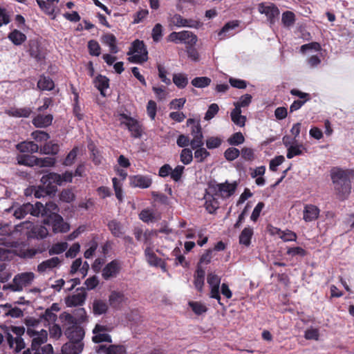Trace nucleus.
I'll use <instances>...</instances> for the list:
<instances>
[{"label":"nucleus","instance_id":"a211bd4d","mask_svg":"<svg viewBox=\"0 0 354 354\" xmlns=\"http://www.w3.org/2000/svg\"><path fill=\"white\" fill-rule=\"evenodd\" d=\"M84 347L82 342H68L62 347V352L64 354H80Z\"/></svg>","mask_w":354,"mask_h":354},{"label":"nucleus","instance_id":"bb28decb","mask_svg":"<svg viewBox=\"0 0 354 354\" xmlns=\"http://www.w3.org/2000/svg\"><path fill=\"white\" fill-rule=\"evenodd\" d=\"M180 41L188 46H194L197 42V37L190 31L183 30L180 32Z\"/></svg>","mask_w":354,"mask_h":354},{"label":"nucleus","instance_id":"2eb2a0df","mask_svg":"<svg viewBox=\"0 0 354 354\" xmlns=\"http://www.w3.org/2000/svg\"><path fill=\"white\" fill-rule=\"evenodd\" d=\"M95 349L100 354H124L126 353L125 347L122 345L113 344L106 346L102 344L96 346Z\"/></svg>","mask_w":354,"mask_h":354},{"label":"nucleus","instance_id":"c03bdc74","mask_svg":"<svg viewBox=\"0 0 354 354\" xmlns=\"http://www.w3.org/2000/svg\"><path fill=\"white\" fill-rule=\"evenodd\" d=\"M68 248V243L66 242L57 243L54 244L49 250L50 255L59 254L64 252Z\"/></svg>","mask_w":354,"mask_h":354},{"label":"nucleus","instance_id":"f704fd0d","mask_svg":"<svg viewBox=\"0 0 354 354\" xmlns=\"http://www.w3.org/2000/svg\"><path fill=\"white\" fill-rule=\"evenodd\" d=\"M205 270L198 267L194 274V285L198 291H201L204 285Z\"/></svg>","mask_w":354,"mask_h":354},{"label":"nucleus","instance_id":"0e129e2a","mask_svg":"<svg viewBox=\"0 0 354 354\" xmlns=\"http://www.w3.org/2000/svg\"><path fill=\"white\" fill-rule=\"evenodd\" d=\"M222 140L218 137H210L206 140V146L208 149L218 148L221 145Z\"/></svg>","mask_w":354,"mask_h":354},{"label":"nucleus","instance_id":"6ab92c4d","mask_svg":"<svg viewBox=\"0 0 354 354\" xmlns=\"http://www.w3.org/2000/svg\"><path fill=\"white\" fill-rule=\"evenodd\" d=\"M319 214V209L313 205H306L304 209L303 218L306 222H311L316 220Z\"/></svg>","mask_w":354,"mask_h":354},{"label":"nucleus","instance_id":"7c9ffc66","mask_svg":"<svg viewBox=\"0 0 354 354\" xmlns=\"http://www.w3.org/2000/svg\"><path fill=\"white\" fill-rule=\"evenodd\" d=\"M37 87L42 91H51L54 88L55 84L50 77L41 76L37 82Z\"/></svg>","mask_w":354,"mask_h":354},{"label":"nucleus","instance_id":"4be33fe9","mask_svg":"<svg viewBox=\"0 0 354 354\" xmlns=\"http://www.w3.org/2000/svg\"><path fill=\"white\" fill-rule=\"evenodd\" d=\"M109 80L107 77L101 75H97L94 80L95 86L100 91L103 97L106 95V90L109 86Z\"/></svg>","mask_w":354,"mask_h":354},{"label":"nucleus","instance_id":"37998d69","mask_svg":"<svg viewBox=\"0 0 354 354\" xmlns=\"http://www.w3.org/2000/svg\"><path fill=\"white\" fill-rule=\"evenodd\" d=\"M211 83V79L207 77H198L192 80V84L197 88H205Z\"/></svg>","mask_w":354,"mask_h":354},{"label":"nucleus","instance_id":"338daca9","mask_svg":"<svg viewBox=\"0 0 354 354\" xmlns=\"http://www.w3.org/2000/svg\"><path fill=\"white\" fill-rule=\"evenodd\" d=\"M170 22L177 27H184L186 25V19H184L178 14H175L171 17Z\"/></svg>","mask_w":354,"mask_h":354},{"label":"nucleus","instance_id":"a19ab883","mask_svg":"<svg viewBox=\"0 0 354 354\" xmlns=\"http://www.w3.org/2000/svg\"><path fill=\"white\" fill-rule=\"evenodd\" d=\"M145 254L147 260L150 265L158 266L160 264V263H162V260L156 257L151 248H146Z\"/></svg>","mask_w":354,"mask_h":354},{"label":"nucleus","instance_id":"4d7b16f0","mask_svg":"<svg viewBox=\"0 0 354 354\" xmlns=\"http://www.w3.org/2000/svg\"><path fill=\"white\" fill-rule=\"evenodd\" d=\"M245 140L244 136L242 133L237 132L234 133L229 139L228 142L231 145H239L243 143Z\"/></svg>","mask_w":354,"mask_h":354},{"label":"nucleus","instance_id":"72a5a7b5","mask_svg":"<svg viewBox=\"0 0 354 354\" xmlns=\"http://www.w3.org/2000/svg\"><path fill=\"white\" fill-rule=\"evenodd\" d=\"M36 1L39 7L40 8V9L44 12H45L46 15H48L49 16H53V19H55V17L54 15V12H55V5H52L47 1H46L44 0H36Z\"/></svg>","mask_w":354,"mask_h":354},{"label":"nucleus","instance_id":"09e8293b","mask_svg":"<svg viewBox=\"0 0 354 354\" xmlns=\"http://www.w3.org/2000/svg\"><path fill=\"white\" fill-rule=\"evenodd\" d=\"M93 337L92 338L93 341L95 343H101V342H111V337L107 333V332H102V333H93Z\"/></svg>","mask_w":354,"mask_h":354},{"label":"nucleus","instance_id":"9d476101","mask_svg":"<svg viewBox=\"0 0 354 354\" xmlns=\"http://www.w3.org/2000/svg\"><path fill=\"white\" fill-rule=\"evenodd\" d=\"M86 298V292L84 288H77L76 292L66 298V304L68 307L82 306Z\"/></svg>","mask_w":354,"mask_h":354},{"label":"nucleus","instance_id":"69168bd1","mask_svg":"<svg viewBox=\"0 0 354 354\" xmlns=\"http://www.w3.org/2000/svg\"><path fill=\"white\" fill-rule=\"evenodd\" d=\"M59 198L63 202L70 203L75 199V195L71 190L64 189L61 192Z\"/></svg>","mask_w":354,"mask_h":354},{"label":"nucleus","instance_id":"6e6552de","mask_svg":"<svg viewBox=\"0 0 354 354\" xmlns=\"http://www.w3.org/2000/svg\"><path fill=\"white\" fill-rule=\"evenodd\" d=\"M19 227L30 230L37 239H44L46 237L48 234V230L46 227L42 225H35L30 221H25L16 225L17 230L19 231Z\"/></svg>","mask_w":354,"mask_h":354},{"label":"nucleus","instance_id":"bf43d9fd","mask_svg":"<svg viewBox=\"0 0 354 354\" xmlns=\"http://www.w3.org/2000/svg\"><path fill=\"white\" fill-rule=\"evenodd\" d=\"M77 152H78V147H74L67 155L66 158L64 160L63 164L66 166L71 165L74 162V161L77 157Z\"/></svg>","mask_w":354,"mask_h":354},{"label":"nucleus","instance_id":"2f4dec72","mask_svg":"<svg viewBox=\"0 0 354 354\" xmlns=\"http://www.w3.org/2000/svg\"><path fill=\"white\" fill-rule=\"evenodd\" d=\"M44 185H43V186L34 188V195L35 198H40L45 197L50 195L51 193L55 192L56 190L55 186L49 187L46 186V187H44Z\"/></svg>","mask_w":354,"mask_h":354},{"label":"nucleus","instance_id":"58836bf2","mask_svg":"<svg viewBox=\"0 0 354 354\" xmlns=\"http://www.w3.org/2000/svg\"><path fill=\"white\" fill-rule=\"evenodd\" d=\"M59 150V146L58 145V144L53 142H46L41 149L40 153L44 154L55 155L58 153Z\"/></svg>","mask_w":354,"mask_h":354},{"label":"nucleus","instance_id":"79ce46f5","mask_svg":"<svg viewBox=\"0 0 354 354\" xmlns=\"http://www.w3.org/2000/svg\"><path fill=\"white\" fill-rule=\"evenodd\" d=\"M173 82L180 88H185L188 84V79L185 74L177 73L173 76Z\"/></svg>","mask_w":354,"mask_h":354},{"label":"nucleus","instance_id":"a878e982","mask_svg":"<svg viewBox=\"0 0 354 354\" xmlns=\"http://www.w3.org/2000/svg\"><path fill=\"white\" fill-rule=\"evenodd\" d=\"M39 215L42 216H50L53 214H57L58 207L53 202L46 203L45 206L42 204V207L39 208Z\"/></svg>","mask_w":354,"mask_h":354},{"label":"nucleus","instance_id":"ea45409f","mask_svg":"<svg viewBox=\"0 0 354 354\" xmlns=\"http://www.w3.org/2000/svg\"><path fill=\"white\" fill-rule=\"evenodd\" d=\"M187 125L188 127L191 126L192 127L191 135L192 137L199 136V134H203L202 129L198 121L189 118L187 120Z\"/></svg>","mask_w":354,"mask_h":354},{"label":"nucleus","instance_id":"1a4fd4ad","mask_svg":"<svg viewBox=\"0 0 354 354\" xmlns=\"http://www.w3.org/2000/svg\"><path fill=\"white\" fill-rule=\"evenodd\" d=\"M259 12L264 14L270 24H273L276 18L279 17V10L274 4L270 3H261L258 7Z\"/></svg>","mask_w":354,"mask_h":354},{"label":"nucleus","instance_id":"5fc2aeb1","mask_svg":"<svg viewBox=\"0 0 354 354\" xmlns=\"http://www.w3.org/2000/svg\"><path fill=\"white\" fill-rule=\"evenodd\" d=\"M252 100V95L250 94H245L240 97L239 102H234L235 108L241 109V107H245L248 106Z\"/></svg>","mask_w":354,"mask_h":354},{"label":"nucleus","instance_id":"603ef678","mask_svg":"<svg viewBox=\"0 0 354 354\" xmlns=\"http://www.w3.org/2000/svg\"><path fill=\"white\" fill-rule=\"evenodd\" d=\"M55 164V159L50 157H46L44 158H37L36 165L41 167H52Z\"/></svg>","mask_w":354,"mask_h":354},{"label":"nucleus","instance_id":"473e14b6","mask_svg":"<svg viewBox=\"0 0 354 354\" xmlns=\"http://www.w3.org/2000/svg\"><path fill=\"white\" fill-rule=\"evenodd\" d=\"M252 235V228L250 227H245L239 236V243L245 246H249L250 245V240Z\"/></svg>","mask_w":354,"mask_h":354},{"label":"nucleus","instance_id":"de8ad7c7","mask_svg":"<svg viewBox=\"0 0 354 354\" xmlns=\"http://www.w3.org/2000/svg\"><path fill=\"white\" fill-rule=\"evenodd\" d=\"M180 161L184 165H189L193 160V153L191 149L185 148L181 151L180 155Z\"/></svg>","mask_w":354,"mask_h":354},{"label":"nucleus","instance_id":"5701e85b","mask_svg":"<svg viewBox=\"0 0 354 354\" xmlns=\"http://www.w3.org/2000/svg\"><path fill=\"white\" fill-rule=\"evenodd\" d=\"M108 227L111 234L115 237H120L125 233V230L122 224L116 220L109 221Z\"/></svg>","mask_w":354,"mask_h":354},{"label":"nucleus","instance_id":"dca6fc26","mask_svg":"<svg viewBox=\"0 0 354 354\" xmlns=\"http://www.w3.org/2000/svg\"><path fill=\"white\" fill-rule=\"evenodd\" d=\"M129 183L132 187L145 189L151 186L152 180L148 176L135 175L129 176Z\"/></svg>","mask_w":354,"mask_h":354},{"label":"nucleus","instance_id":"412c9836","mask_svg":"<svg viewBox=\"0 0 354 354\" xmlns=\"http://www.w3.org/2000/svg\"><path fill=\"white\" fill-rule=\"evenodd\" d=\"M53 116L51 114H39L32 119V124L37 128H45L52 124Z\"/></svg>","mask_w":354,"mask_h":354},{"label":"nucleus","instance_id":"cd10ccee","mask_svg":"<svg viewBox=\"0 0 354 354\" xmlns=\"http://www.w3.org/2000/svg\"><path fill=\"white\" fill-rule=\"evenodd\" d=\"M231 119L235 124L241 127L245 126L246 117L241 115V110L238 107L234 108L231 112Z\"/></svg>","mask_w":354,"mask_h":354},{"label":"nucleus","instance_id":"4c0bfd02","mask_svg":"<svg viewBox=\"0 0 354 354\" xmlns=\"http://www.w3.org/2000/svg\"><path fill=\"white\" fill-rule=\"evenodd\" d=\"M17 162L19 165L32 167L36 165L37 157L27 154H22L17 156Z\"/></svg>","mask_w":354,"mask_h":354},{"label":"nucleus","instance_id":"8fccbe9b","mask_svg":"<svg viewBox=\"0 0 354 354\" xmlns=\"http://www.w3.org/2000/svg\"><path fill=\"white\" fill-rule=\"evenodd\" d=\"M194 158L198 162H202L209 156V153L203 147L195 149Z\"/></svg>","mask_w":354,"mask_h":354},{"label":"nucleus","instance_id":"774afa93","mask_svg":"<svg viewBox=\"0 0 354 354\" xmlns=\"http://www.w3.org/2000/svg\"><path fill=\"white\" fill-rule=\"evenodd\" d=\"M194 46H187L186 47V52L188 57L194 62L199 60V54L197 50L193 47Z\"/></svg>","mask_w":354,"mask_h":354},{"label":"nucleus","instance_id":"4468645a","mask_svg":"<svg viewBox=\"0 0 354 354\" xmlns=\"http://www.w3.org/2000/svg\"><path fill=\"white\" fill-rule=\"evenodd\" d=\"M61 262L59 258L57 257H52L38 264L37 271L41 274L48 272L53 269L59 267Z\"/></svg>","mask_w":354,"mask_h":354},{"label":"nucleus","instance_id":"680f3d73","mask_svg":"<svg viewBox=\"0 0 354 354\" xmlns=\"http://www.w3.org/2000/svg\"><path fill=\"white\" fill-rule=\"evenodd\" d=\"M219 107L217 104L213 103L209 105L205 115V120H209L212 119L215 115L218 112Z\"/></svg>","mask_w":354,"mask_h":354},{"label":"nucleus","instance_id":"e2e57ef3","mask_svg":"<svg viewBox=\"0 0 354 354\" xmlns=\"http://www.w3.org/2000/svg\"><path fill=\"white\" fill-rule=\"evenodd\" d=\"M151 36L153 41L156 42L160 40L162 36V26L161 24H157L155 25L152 30Z\"/></svg>","mask_w":354,"mask_h":354},{"label":"nucleus","instance_id":"aec40b11","mask_svg":"<svg viewBox=\"0 0 354 354\" xmlns=\"http://www.w3.org/2000/svg\"><path fill=\"white\" fill-rule=\"evenodd\" d=\"M41 182L48 187H53V183L61 185L62 184V176L59 174L50 172L44 175L41 178Z\"/></svg>","mask_w":354,"mask_h":354},{"label":"nucleus","instance_id":"052dcab7","mask_svg":"<svg viewBox=\"0 0 354 354\" xmlns=\"http://www.w3.org/2000/svg\"><path fill=\"white\" fill-rule=\"evenodd\" d=\"M88 48L91 55L98 56L100 54V46L97 41L91 40L88 43Z\"/></svg>","mask_w":354,"mask_h":354},{"label":"nucleus","instance_id":"13d9d810","mask_svg":"<svg viewBox=\"0 0 354 354\" xmlns=\"http://www.w3.org/2000/svg\"><path fill=\"white\" fill-rule=\"evenodd\" d=\"M133 50L134 53H137L139 55H142L143 53H146V56H147V51L143 41L136 40L133 43Z\"/></svg>","mask_w":354,"mask_h":354},{"label":"nucleus","instance_id":"864d4df0","mask_svg":"<svg viewBox=\"0 0 354 354\" xmlns=\"http://www.w3.org/2000/svg\"><path fill=\"white\" fill-rule=\"evenodd\" d=\"M239 150L234 147L228 148L224 153L225 158L229 161H232L235 160L239 156Z\"/></svg>","mask_w":354,"mask_h":354},{"label":"nucleus","instance_id":"7ed1b4c3","mask_svg":"<svg viewBox=\"0 0 354 354\" xmlns=\"http://www.w3.org/2000/svg\"><path fill=\"white\" fill-rule=\"evenodd\" d=\"M236 187V182L230 183L227 181H225L223 183H214L209 185V190L217 197L226 199L234 194Z\"/></svg>","mask_w":354,"mask_h":354},{"label":"nucleus","instance_id":"e433bc0d","mask_svg":"<svg viewBox=\"0 0 354 354\" xmlns=\"http://www.w3.org/2000/svg\"><path fill=\"white\" fill-rule=\"evenodd\" d=\"M8 37L15 45H21L26 39V36L17 30L10 32Z\"/></svg>","mask_w":354,"mask_h":354},{"label":"nucleus","instance_id":"ddd939ff","mask_svg":"<svg viewBox=\"0 0 354 354\" xmlns=\"http://www.w3.org/2000/svg\"><path fill=\"white\" fill-rule=\"evenodd\" d=\"M44 339L40 338L39 336H35L32 341L31 348L35 351L34 354H51L53 353V346L47 344L39 349V346L46 342Z\"/></svg>","mask_w":354,"mask_h":354},{"label":"nucleus","instance_id":"f03ea898","mask_svg":"<svg viewBox=\"0 0 354 354\" xmlns=\"http://www.w3.org/2000/svg\"><path fill=\"white\" fill-rule=\"evenodd\" d=\"M35 274L31 272H26L16 274L12 282L4 285L3 290H10L12 292H21L24 288L30 286L35 279Z\"/></svg>","mask_w":354,"mask_h":354},{"label":"nucleus","instance_id":"b1692460","mask_svg":"<svg viewBox=\"0 0 354 354\" xmlns=\"http://www.w3.org/2000/svg\"><path fill=\"white\" fill-rule=\"evenodd\" d=\"M17 149L22 153H35L38 151V145L32 141H24L17 145Z\"/></svg>","mask_w":354,"mask_h":354},{"label":"nucleus","instance_id":"0eeeda50","mask_svg":"<svg viewBox=\"0 0 354 354\" xmlns=\"http://www.w3.org/2000/svg\"><path fill=\"white\" fill-rule=\"evenodd\" d=\"M121 269V263L118 260H113L107 263L102 270L104 279L109 280L118 276Z\"/></svg>","mask_w":354,"mask_h":354},{"label":"nucleus","instance_id":"20e7f679","mask_svg":"<svg viewBox=\"0 0 354 354\" xmlns=\"http://www.w3.org/2000/svg\"><path fill=\"white\" fill-rule=\"evenodd\" d=\"M42 207L41 202H37L35 205L30 203H25L15 208L13 215L18 219L23 218L28 214L35 216H39V208Z\"/></svg>","mask_w":354,"mask_h":354},{"label":"nucleus","instance_id":"423d86ee","mask_svg":"<svg viewBox=\"0 0 354 354\" xmlns=\"http://www.w3.org/2000/svg\"><path fill=\"white\" fill-rule=\"evenodd\" d=\"M119 120L122 125H124L128 129L133 137H141L142 132V127L136 120L122 113L120 115Z\"/></svg>","mask_w":354,"mask_h":354},{"label":"nucleus","instance_id":"39448f33","mask_svg":"<svg viewBox=\"0 0 354 354\" xmlns=\"http://www.w3.org/2000/svg\"><path fill=\"white\" fill-rule=\"evenodd\" d=\"M44 223L52 226L55 233L66 232L69 230V225L64 221L63 218L58 214H53L44 220Z\"/></svg>","mask_w":354,"mask_h":354},{"label":"nucleus","instance_id":"c756f323","mask_svg":"<svg viewBox=\"0 0 354 354\" xmlns=\"http://www.w3.org/2000/svg\"><path fill=\"white\" fill-rule=\"evenodd\" d=\"M108 305L105 301L95 299L93 302V311L96 315H100L106 313Z\"/></svg>","mask_w":354,"mask_h":354},{"label":"nucleus","instance_id":"9b49d317","mask_svg":"<svg viewBox=\"0 0 354 354\" xmlns=\"http://www.w3.org/2000/svg\"><path fill=\"white\" fill-rule=\"evenodd\" d=\"M207 283L211 287L210 297L217 299L218 303L222 305V304L220 302L221 296L219 295V285L221 283V278L214 273H209L207 275Z\"/></svg>","mask_w":354,"mask_h":354},{"label":"nucleus","instance_id":"6e6d98bb","mask_svg":"<svg viewBox=\"0 0 354 354\" xmlns=\"http://www.w3.org/2000/svg\"><path fill=\"white\" fill-rule=\"evenodd\" d=\"M185 167L183 165H177L174 169H171L170 176L176 182L180 180L183 174Z\"/></svg>","mask_w":354,"mask_h":354},{"label":"nucleus","instance_id":"c9c22d12","mask_svg":"<svg viewBox=\"0 0 354 354\" xmlns=\"http://www.w3.org/2000/svg\"><path fill=\"white\" fill-rule=\"evenodd\" d=\"M139 218L145 223L156 221L158 218L156 216L154 212L149 209H145L139 214Z\"/></svg>","mask_w":354,"mask_h":354},{"label":"nucleus","instance_id":"3c124183","mask_svg":"<svg viewBox=\"0 0 354 354\" xmlns=\"http://www.w3.org/2000/svg\"><path fill=\"white\" fill-rule=\"evenodd\" d=\"M282 23L283 25L286 27H289L292 25H293L295 22V15L293 12L290 11H286L283 13L282 15V19H281Z\"/></svg>","mask_w":354,"mask_h":354},{"label":"nucleus","instance_id":"f3484780","mask_svg":"<svg viewBox=\"0 0 354 354\" xmlns=\"http://www.w3.org/2000/svg\"><path fill=\"white\" fill-rule=\"evenodd\" d=\"M216 197V196L213 194L212 192H210L209 189L204 196L205 200V207L209 214L215 213L219 207V203Z\"/></svg>","mask_w":354,"mask_h":354},{"label":"nucleus","instance_id":"f257e3e1","mask_svg":"<svg viewBox=\"0 0 354 354\" xmlns=\"http://www.w3.org/2000/svg\"><path fill=\"white\" fill-rule=\"evenodd\" d=\"M331 180L337 197L342 201L346 199L351 190L348 173L341 169H333L331 172Z\"/></svg>","mask_w":354,"mask_h":354},{"label":"nucleus","instance_id":"f8f14e48","mask_svg":"<svg viewBox=\"0 0 354 354\" xmlns=\"http://www.w3.org/2000/svg\"><path fill=\"white\" fill-rule=\"evenodd\" d=\"M65 335L69 339L68 342H82L84 336V331L83 328L77 325H73L66 328Z\"/></svg>","mask_w":354,"mask_h":354},{"label":"nucleus","instance_id":"393cba45","mask_svg":"<svg viewBox=\"0 0 354 354\" xmlns=\"http://www.w3.org/2000/svg\"><path fill=\"white\" fill-rule=\"evenodd\" d=\"M32 109L30 107L13 108L7 111L10 116L16 118H28L32 113Z\"/></svg>","mask_w":354,"mask_h":354},{"label":"nucleus","instance_id":"49530a36","mask_svg":"<svg viewBox=\"0 0 354 354\" xmlns=\"http://www.w3.org/2000/svg\"><path fill=\"white\" fill-rule=\"evenodd\" d=\"M304 149L302 145H290L287 151V158H292L294 156L302 154V149Z\"/></svg>","mask_w":354,"mask_h":354},{"label":"nucleus","instance_id":"a18cd8bd","mask_svg":"<svg viewBox=\"0 0 354 354\" xmlns=\"http://www.w3.org/2000/svg\"><path fill=\"white\" fill-rule=\"evenodd\" d=\"M124 300V295L119 292L113 291L109 296L110 305L116 307Z\"/></svg>","mask_w":354,"mask_h":354},{"label":"nucleus","instance_id":"c85d7f7f","mask_svg":"<svg viewBox=\"0 0 354 354\" xmlns=\"http://www.w3.org/2000/svg\"><path fill=\"white\" fill-rule=\"evenodd\" d=\"M239 26V22L237 21H232L227 22L219 31L218 35L220 39H224L226 36L231 35V31Z\"/></svg>","mask_w":354,"mask_h":354}]
</instances>
